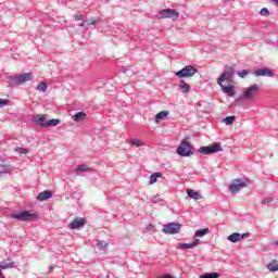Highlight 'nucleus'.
Listing matches in <instances>:
<instances>
[{
    "label": "nucleus",
    "mask_w": 278,
    "mask_h": 278,
    "mask_svg": "<svg viewBox=\"0 0 278 278\" xmlns=\"http://www.w3.org/2000/svg\"><path fill=\"white\" fill-rule=\"evenodd\" d=\"M257 90H260V86H257V85L250 86L248 89H245L243 94L239 96V98L236 100V104L238 105L240 103V101H242L243 99H247V100L253 99V97H255V92H257Z\"/></svg>",
    "instance_id": "5"
},
{
    "label": "nucleus",
    "mask_w": 278,
    "mask_h": 278,
    "mask_svg": "<svg viewBox=\"0 0 278 278\" xmlns=\"http://www.w3.org/2000/svg\"><path fill=\"white\" fill-rule=\"evenodd\" d=\"M47 88H49V85H47L46 81H41V83L37 86V90H39V92H47Z\"/></svg>",
    "instance_id": "33"
},
{
    "label": "nucleus",
    "mask_w": 278,
    "mask_h": 278,
    "mask_svg": "<svg viewBox=\"0 0 278 278\" xmlns=\"http://www.w3.org/2000/svg\"><path fill=\"white\" fill-rule=\"evenodd\" d=\"M199 73V70L192 65H187L182 67L180 71L176 72V77H179V79H186L188 77H194Z\"/></svg>",
    "instance_id": "4"
},
{
    "label": "nucleus",
    "mask_w": 278,
    "mask_h": 278,
    "mask_svg": "<svg viewBox=\"0 0 278 278\" xmlns=\"http://www.w3.org/2000/svg\"><path fill=\"white\" fill-rule=\"evenodd\" d=\"M178 249L186 251L188 249H194V245L191 243H178Z\"/></svg>",
    "instance_id": "32"
},
{
    "label": "nucleus",
    "mask_w": 278,
    "mask_h": 278,
    "mask_svg": "<svg viewBox=\"0 0 278 278\" xmlns=\"http://www.w3.org/2000/svg\"><path fill=\"white\" fill-rule=\"evenodd\" d=\"M210 233V228H202L194 232V238H203V236H207Z\"/></svg>",
    "instance_id": "21"
},
{
    "label": "nucleus",
    "mask_w": 278,
    "mask_h": 278,
    "mask_svg": "<svg viewBox=\"0 0 278 278\" xmlns=\"http://www.w3.org/2000/svg\"><path fill=\"white\" fill-rule=\"evenodd\" d=\"M263 205H266V203H273V198H264L262 200Z\"/></svg>",
    "instance_id": "40"
},
{
    "label": "nucleus",
    "mask_w": 278,
    "mask_h": 278,
    "mask_svg": "<svg viewBox=\"0 0 278 278\" xmlns=\"http://www.w3.org/2000/svg\"><path fill=\"white\" fill-rule=\"evenodd\" d=\"M219 151H223V147L220 143H213L211 146L201 147L199 149V153L202 155H212L214 153H218Z\"/></svg>",
    "instance_id": "7"
},
{
    "label": "nucleus",
    "mask_w": 278,
    "mask_h": 278,
    "mask_svg": "<svg viewBox=\"0 0 278 278\" xmlns=\"http://www.w3.org/2000/svg\"><path fill=\"white\" fill-rule=\"evenodd\" d=\"M60 119L58 118H52L50 121L47 122V127H58V125H60Z\"/></svg>",
    "instance_id": "30"
},
{
    "label": "nucleus",
    "mask_w": 278,
    "mask_h": 278,
    "mask_svg": "<svg viewBox=\"0 0 278 278\" xmlns=\"http://www.w3.org/2000/svg\"><path fill=\"white\" fill-rule=\"evenodd\" d=\"M8 268H16V265L14 262H12V258L0 262V273L1 270H8Z\"/></svg>",
    "instance_id": "13"
},
{
    "label": "nucleus",
    "mask_w": 278,
    "mask_h": 278,
    "mask_svg": "<svg viewBox=\"0 0 278 278\" xmlns=\"http://www.w3.org/2000/svg\"><path fill=\"white\" fill-rule=\"evenodd\" d=\"M11 173L10 165L0 164V177Z\"/></svg>",
    "instance_id": "22"
},
{
    "label": "nucleus",
    "mask_w": 278,
    "mask_h": 278,
    "mask_svg": "<svg viewBox=\"0 0 278 278\" xmlns=\"http://www.w3.org/2000/svg\"><path fill=\"white\" fill-rule=\"evenodd\" d=\"M237 75L238 77H241V79H244V77L249 75V70H242L241 72H238Z\"/></svg>",
    "instance_id": "35"
},
{
    "label": "nucleus",
    "mask_w": 278,
    "mask_h": 278,
    "mask_svg": "<svg viewBox=\"0 0 278 278\" xmlns=\"http://www.w3.org/2000/svg\"><path fill=\"white\" fill-rule=\"evenodd\" d=\"M34 123H36V125H39V127L47 128L48 121L42 115H36L34 117Z\"/></svg>",
    "instance_id": "17"
},
{
    "label": "nucleus",
    "mask_w": 278,
    "mask_h": 278,
    "mask_svg": "<svg viewBox=\"0 0 278 278\" xmlns=\"http://www.w3.org/2000/svg\"><path fill=\"white\" fill-rule=\"evenodd\" d=\"M51 197H53V193L49 190H45L37 195V201L42 203V201H48Z\"/></svg>",
    "instance_id": "14"
},
{
    "label": "nucleus",
    "mask_w": 278,
    "mask_h": 278,
    "mask_svg": "<svg viewBox=\"0 0 278 278\" xmlns=\"http://www.w3.org/2000/svg\"><path fill=\"white\" fill-rule=\"evenodd\" d=\"M220 274L218 273H206L200 276V278H219Z\"/></svg>",
    "instance_id": "31"
},
{
    "label": "nucleus",
    "mask_w": 278,
    "mask_h": 278,
    "mask_svg": "<svg viewBox=\"0 0 278 278\" xmlns=\"http://www.w3.org/2000/svg\"><path fill=\"white\" fill-rule=\"evenodd\" d=\"M86 225V219L84 218H75L70 223V229H81Z\"/></svg>",
    "instance_id": "12"
},
{
    "label": "nucleus",
    "mask_w": 278,
    "mask_h": 278,
    "mask_svg": "<svg viewBox=\"0 0 278 278\" xmlns=\"http://www.w3.org/2000/svg\"><path fill=\"white\" fill-rule=\"evenodd\" d=\"M176 151L180 157H190V155H194V146L184 139Z\"/></svg>",
    "instance_id": "2"
},
{
    "label": "nucleus",
    "mask_w": 278,
    "mask_h": 278,
    "mask_svg": "<svg viewBox=\"0 0 278 278\" xmlns=\"http://www.w3.org/2000/svg\"><path fill=\"white\" fill-rule=\"evenodd\" d=\"M157 17L173 18V21H177V18H179V13L175 9H164L159 12Z\"/></svg>",
    "instance_id": "9"
},
{
    "label": "nucleus",
    "mask_w": 278,
    "mask_h": 278,
    "mask_svg": "<svg viewBox=\"0 0 278 278\" xmlns=\"http://www.w3.org/2000/svg\"><path fill=\"white\" fill-rule=\"evenodd\" d=\"M123 73H127V67H124V68H123Z\"/></svg>",
    "instance_id": "45"
},
{
    "label": "nucleus",
    "mask_w": 278,
    "mask_h": 278,
    "mask_svg": "<svg viewBox=\"0 0 278 278\" xmlns=\"http://www.w3.org/2000/svg\"><path fill=\"white\" fill-rule=\"evenodd\" d=\"M129 143L131 144V147H144V141L140 140V139H130Z\"/></svg>",
    "instance_id": "27"
},
{
    "label": "nucleus",
    "mask_w": 278,
    "mask_h": 278,
    "mask_svg": "<svg viewBox=\"0 0 278 278\" xmlns=\"http://www.w3.org/2000/svg\"><path fill=\"white\" fill-rule=\"evenodd\" d=\"M11 218H15V220H21L22 223H31L34 220H38V214L30 213L29 211H23L18 214H12Z\"/></svg>",
    "instance_id": "3"
},
{
    "label": "nucleus",
    "mask_w": 278,
    "mask_h": 278,
    "mask_svg": "<svg viewBox=\"0 0 278 278\" xmlns=\"http://www.w3.org/2000/svg\"><path fill=\"white\" fill-rule=\"evenodd\" d=\"M0 278H3V273L2 271H0Z\"/></svg>",
    "instance_id": "46"
},
{
    "label": "nucleus",
    "mask_w": 278,
    "mask_h": 278,
    "mask_svg": "<svg viewBox=\"0 0 278 278\" xmlns=\"http://www.w3.org/2000/svg\"><path fill=\"white\" fill-rule=\"evenodd\" d=\"M200 242H201V240L194 239L193 242H191V244H192L193 247H199V243H200Z\"/></svg>",
    "instance_id": "43"
},
{
    "label": "nucleus",
    "mask_w": 278,
    "mask_h": 278,
    "mask_svg": "<svg viewBox=\"0 0 278 278\" xmlns=\"http://www.w3.org/2000/svg\"><path fill=\"white\" fill-rule=\"evenodd\" d=\"M274 3H278V0H273Z\"/></svg>",
    "instance_id": "47"
},
{
    "label": "nucleus",
    "mask_w": 278,
    "mask_h": 278,
    "mask_svg": "<svg viewBox=\"0 0 278 278\" xmlns=\"http://www.w3.org/2000/svg\"><path fill=\"white\" fill-rule=\"evenodd\" d=\"M187 195L189 199H194V201H199L201 199V194L192 189L187 190Z\"/></svg>",
    "instance_id": "19"
},
{
    "label": "nucleus",
    "mask_w": 278,
    "mask_h": 278,
    "mask_svg": "<svg viewBox=\"0 0 278 278\" xmlns=\"http://www.w3.org/2000/svg\"><path fill=\"white\" fill-rule=\"evenodd\" d=\"M162 177V173L157 172L150 176L149 186H153V184L157 182V179Z\"/></svg>",
    "instance_id": "20"
},
{
    "label": "nucleus",
    "mask_w": 278,
    "mask_h": 278,
    "mask_svg": "<svg viewBox=\"0 0 278 278\" xmlns=\"http://www.w3.org/2000/svg\"><path fill=\"white\" fill-rule=\"evenodd\" d=\"M235 121H236V116H227L226 118H224V123L226 125H233Z\"/></svg>",
    "instance_id": "34"
},
{
    "label": "nucleus",
    "mask_w": 278,
    "mask_h": 278,
    "mask_svg": "<svg viewBox=\"0 0 278 278\" xmlns=\"http://www.w3.org/2000/svg\"><path fill=\"white\" fill-rule=\"evenodd\" d=\"M253 75L255 77H275L273 70H270L268 67L258 68L253 72Z\"/></svg>",
    "instance_id": "11"
},
{
    "label": "nucleus",
    "mask_w": 278,
    "mask_h": 278,
    "mask_svg": "<svg viewBox=\"0 0 278 278\" xmlns=\"http://www.w3.org/2000/svg\"><path fill=\"white\" fill-rule=\"evenodd\" d=\"M92 170L91 167H87L86 165H78L75 169V173H90Z\"/></svg>",
    "instance_id": "25"
},
{
    "label": "nucleus",
    "mask_w": 278,
    "mask_h": 278,
    "mask_svg": "<svg viewBox=\"0 0 278 278\" xmlns=\"http://www.w3.org/2000/svg\"><path fill=\"white\" fill-rule=\"evenodd\" d=\"M98 247H99V249H101L103 251V250L108 249V243L99 241Z\"/></svg>",
    "instance_id": "38"
},
{
    "label": "nucleus",
    "mask_w": 278,
    "mask_h": 278,
    "mask_svg": "<svg viewBox=\"0 0 278 278\" xmlns=\"http://www.w3.org/2000/svg\"><path fill=\"white\" fill-rule=\"evenodd\" d=\"M267 270L270 273H277L278 271V261L273 260L269 264H267Z\"/></svg>",
    "instance_id": "18"
},
{
    "label": "nucleus",
    "mask_w": 278,
    "mask_h": 278,
    "mask_svg": "<svg viewBox=\"0 0 278 278\" xmlns=\"http://www.w3.org/2000/svg\"><path fill=\"white\" fill-rule=\"evenodd\" d=\"M15 153H18V155H27L29 153V150L27 148H21L16 147L14 148Z\"/></svg>",
    "instance_id": "28"
},
{
    "label": "nucleus",
    "mask_w": 278,
    "mask_h": 278,
    "mask_svg": "<svg viewBox=\"0 0 278 278\" xmlns=\"http://www.w3.org/2000/svg\"><path fill=\"white\" fill-rule=\"evenodd\" d=\"M34 79V75L31 73H24L15 76H8L7 84L10 88H14L15 86H21L26 84V81H31Z\"/></svg>",
    "instance_id": "1"
},
{
    "label": "nucleus",
    "mask_w": 278,
    "mask_h": 278,
    "mask_svg": "<svg viewBox=\"0 0 278 278\" xmlns=\"http://www.w3.org/2000/svg\"><path fill=\"white\" fill-rule=\"evenodd\" d=\"M168 111H161L155 115V121L159 123V121H164L166 116H168Z\"/></svg>",
    "instance_id": "23"
},
{
    "label": "nucleus",
    "mask_w": 278,
    "mask_h": 278,
    "mask_svg": "<svg viewBox=\"0 0 278 278\" xmlns=\"http://www.w3.org/2000/svg\"><path fill=\"white\" fill-rule=\"evenodd\" d=\"M235 73L236 70H233V67L227 66L224 73L220 75V77L217 78L218 86H223V81H229V79L233 77Z\"/></svg>",
    "instance_id": "10"
},
{
    "label": "nucleus",
    "mask_w": 278,
    "mask_h": 278,
    "mask_svg": "<svg viewBox=\"0 0 278 278\" xmlns=\"http://www.w3.org/2000/svg\"><path fill=\"white\" fill-rule=\"evenodd\" d=\"M229 242H240V232H233L230 236H228Z\"/></svg>",
    "instance_id": "26"
},
{
    "label": "nucleus",
    "mask_w": 278,
    "mask_h": 278,
    "mask_svg": "<svg viewBox=\"0 0 278 278\" xmlns=\"http://www.w3.org/2000/svg\"><path fill=\"white\" fill-rule=\"evenodd\" d=\"M86 21V27H90V25H96L97 23H99V21H101V18L99 17H90L89 20H85Z\"/></svg>",
    "instance_id": "29"
},
{
    "label": "nucleus",
    "mask_w": 278,
    "mask_h": 278,
    "mask_svg": "<svg viewBox=\"0 0 278 278\" xmlns=\"http://www.w3.org/2000/svg\"><path fill=\"white\" fill-rule=\"evenodd\" d=\"M74 121L76 123H81V121H85L86 118V113L84 112H77L74 116H73Z\"/></svg>",
    "instance_id": "24"
},
{
    "label": "nucleus",
    "mask_w": 278,
    "mask_h": 278,
    "mask_svg": "<svg viewBox=\"0 0 278 278\" xmlns=\"http://www.w3.org/2000/svg\"><path fill=\"white\" fill-rule=\"evenodd\" d=\"M249 186V182L245 181L242 178H237L232 180L231 185L229 186V190L231 194H237V192H240L243 188H247Z\"/></svg>",
    "instance_id": "6"
},
{
    "label": "nucleus",
    "mask_w": 278,
    "mask_h": 278,
    "mask_svg": "<svg viewBox=\"0 0 278 278\" xmlns=\"http://www.w3.org/2000/svg\"><path fill=\"white\" fill-rule=\"evenodd\" d=\"M220 88L225 94H228V97H236V89H233V86H225L222 83Z\"/></svg>",
    "instance_id": "16"
},
{
    "label": "nucleus",
    "mask_w": 278,
    "mask_h": 278,
    "mask_svg": "<svg viewBox=\"0 0 278 278\" xmlns=\"http://www.w3.org/2000/svg\"><path fill=\"white\" fill-rule=\"evenodd\" d=\"M10 103V100L8 99H0V108H5Z\"/></svg>",
    "instance_id": "37"
},
{
    "label": "nucleus",
    "mask_w": 278,
    "mask_h": 278,
    "mask_svg": "<svg viewBox=\"0 0 278 278\" xmlns=\"http://www.w3.org/2000/svg\"><path fill=\"white\" fill-rule=\"evenodd\" d=\"M178 88L182 94H188L191 90L190 84L186 83V80H180Z\"/></svg>",
    "instance_id": "15"
},
{
    "label": "nucleus",
    "mask_w": 278,
    "mask_h": 278,
    "mask_svg": "<svg viewBox=\"0 0 278 278\" xmlns=\"http://www.w3.org/2000/svg\"><path fill=\"white\" fill-rule=\"evenodd\" d=\"M247 238H251V232H244V233L240 235V240H244Z\"/></svg>",
    "instance_id": "39"
},
{
    "label": "nucleus",
    "mask_w": 278,
    "mask_h": 278,
    "mask_svg": "<svg viewBox=\"0 0 278 278\" xmlns=\"http://www.w3.org/2000/svg\"><path fill=\"white\" fill-rule=\"evenodd\" d=\"M75 21H84V15L81 14L75 15Z\"/></svg>",
    "instance_id": "42"
},
{
    "label": "nucleus",
    "mask_w": 278,
    "mask_h": 278,
    "mask_svg": "<svg viewBox=\"0 0 278 278\" xmlns=\"http://www.w3.org/2000/svg\"><path fill=\"white\" fill-rule=\"evenodd\" d=\"M268 14H270V11H268L267 8H263L261 10V16H268Z\"/></svg>",
    "instance_id": "36"
},
{
    "label": "nucleus",
    "mask_w": 278,
    "mask_h": 278,
    "mask_svg": "<svg viewBox=\"0 0 278 278\" xmlns=\"http://www.w3.org/2000/svg\"><path fill=\"white\" fill-rule=\"evenodd\" d=\"M150 203H160V195H154V197L151 199Z\"/></svg>",
    "instance_id": "41"
},
{
    "label": "nucleus",
    "mask_w": 278,
    "mask_h": 278,
    "mask_svg": "<svg viewBox=\"0 0 278 278\" xmlns=\"http://www.w3.org/2000/svg\"><path fill=\"white\" fill-rule=\"evenodd\" d=\"M163 233H167L168 236H175L181 231V224L179 223H168L162 229Z\"/></svg>",
    "instance_id": "8"
},
{
    "label": "nucleus",
    "mask_w": 278,
    "mask_h": 278,
    "mask_svg": "<svg viewBox=\"0 0 278 278\" xmlns=\"http://www.w3.org/2000/svg\"><path fill=\"white\" fill-rule=\"evenodd\" d=\"M86 25H87V22H86V20H84V22L81 24H79V27H88Z\"/></svg>",
    "instance_id": "44"
}]
</instances>
